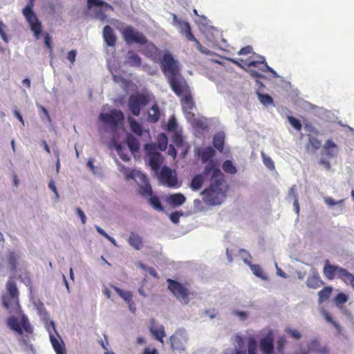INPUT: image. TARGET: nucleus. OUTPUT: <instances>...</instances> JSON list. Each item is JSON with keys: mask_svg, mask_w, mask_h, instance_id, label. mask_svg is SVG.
Returning a JSON list of instances; mask_svg holds the SVG:
<instances>
[{"mask_svg": "<svg viewBox=\"0 0 354 354\" xmlns=\"http://www.w3.org/2000/svg\"><path fill=\"white\" fill-rule=\"evenodd\" d=\"M207 180L209 181V186L201 193L204 202L212 206L221 205L225 198L226 190L223 175L215 161H209L201 174L192 178L190 188L193 191H198Z\"/></svg>", "mask_w": 354, "mask_h": 354, "instance_id": "obj_1", "label": "nucleus"}, {"mask_svg": "<svg viewBox=\"0 0 354 354\" xmlns=\"http://www.w3.org/2000/svg\"><path fill=\"white\" fill-rule=\"evenodd\" d=\"M161 71L167 78L173 92L180 96L186 92L188 84L180 73L179 62L174 59L169 51H166L160 59Z\"/></svg>", "mask_w": 354, "mask_h": 354, "instance_id": "obj_2", "label": "nucleus"}, {"mask_svg": "<svg viewBox=\"0 0 354 354\" xmlns=\"http://www.w3.org/2000/svg\"><path fill=\"white\" fill-rule=\"evenodd\" d=\"M323 274L328 280H333L337 277L345 284L351 286L354 289V274L338 265L330 264L328 259L324 261Z\"/></svg>", "mask_w": 354, "mask_h": 354, "instance_id": "obj_3", "label": "nucleus"}, {"mask_svg": "<svg viewBox=\"0 0 354 354\" xmlns=\"http://www.w3.org/2000/svg\"><path fill=\"white\" fill-rule=\"evenodd\" d=\"M35 0H28L27 5L22 10V14L28 23L30 30L34 36L39 39L42 32V26L36 14L33 11L34 1Z\"/></svg>", "mask_w": 354, "mask_h": 354, "instance_id": "obj_4", "label": "nucleus"}, {"mask_svg": "<svg viewBox=\"0 0 354 354\" xmlns=\"http://www.w3.org/2000/svg\"><path fill=\"white\" fill-rule=\"evenodd\" d=\"M122 39L128 45L138 44L143 46L147 42V37L143 32L139 31L131 25H125L120 29Z\"/></svg>", "mask_w": 354, "mask_h": 354, "instance_id": "obj_5", "label": "nucleus"}, {"mask_svg": "<svg viewBox=\"0 0 354 354\" xmlns=\"http://www.w3.org/2000/svg\"><path fill=\"white\" fill-rule=\"evenodd\" d=\"M124 116L121 111L113 109L109 113H102L99 115L100 120L104 123L113 133L118 131L120 123L124 120Z\"/></svg>", "mask_w": 354, "mask_h": 354, "instance_id": "obj_6", "label": "nucleus"}, {"mask_svg": "<svg viewBox=\"0 0 354 354\" xmlns=\"http://www.w3.org/2000/svg\"><path fill=\"white\" fill-rule=\"evenodd\" d=\"M6 290L8 295L3 297V306L6 310L11 311L15 309L19 304L18 288L16 283L12 279L7 281Z\"/></svg>", "mask_w": 354, "mask_h": 354, "instance_id": "obj_7", "label": "nucleus"}, {"mask_svg": "<svg viewBox=\"0 0 354 354\" xmlns=\"http://www.w3.org/2000/svg\"><path fill=\"white\" fill-rule=\"evenodd\" d=\"M167 282L168 289L181 304H187L189 302V291L183 284L171 279H167Z\"/></svg>", "mask_w": 354, "mask_h": 354, "instance_id": "obj_8", "label": "nucleus"}, {"mask_svg": "<svg viewBox=\"0 0 354 354\" xmlns=\"http://www.w3.org/2000/svg\"><path fill=\"white\" fill-rule=\"evenodd\" d=\"M7 269L12 274L15 275L25 268V262L22 254L17 251H8L6 254Z\"/></svg>", "mask_w": 354, "mask_h": 354, "instance_id": "obj_9", "label": "nucleus"}, {"mask_svg": "<svg viewBox=\"0 0 354 354\" xmlns=\"http://www.w3.org/2000/svg\"><path fill=\"white\" fill-rule=\"evenodd\" d=\"M149 101L148 95L145 93L131 95L128 101L129 109L133 115L138 116L141 109L147 106Z\"/></svg>", "mask_w": 354, "mask_h": 354, "instance_id": "obj_10", "label": "nucleus"}, {"mask_svg": "<svg viewBox=\"0 0 354 354\" xmlns=\"http://www.w3.org/2000/svg\"><path fill=\"white\" fill-rule=\"evenodd\" d=\"M46 327L49 333L50 343H51L53 348L54 351H55L56 354H66V352L65 345H64L63 340L60 338V341H59L53 335L52 332L50 331V328H52L53 330L55 331V333L57 334V335L59 336V334L56 330L55 322L52 321V320H50L49 322H46Z\"/></svg>", "mask_w": 354, "mask_h": 354, "instance_id": "obj_11", "label": "nucleus"}, {"mask_svg": "<svg viewBox=\"0 0 354 354\" xmlns=\"http://www.w3.org/2000/svg\"><path fill=\"white\" fill-rule=\"evenodd\" d=\"M188 341V335L184 328L178 329L171 337L170 342L173 350L184 351Z\"/></svg>", "mask_w": 354, "mask_h": 354, "instance_id": "obj_12", "label": "nucleus"}, {"mask_svg": "<svg viewBox=\"0 0 354 354\" xmlns=\"http://www.w3.org/2000/svg\"><path fill=\"white\" fill-rule=\"evenodd\" d=\"M172 25L178 28L179 32L184 35L188 40H195L192 32L191 26L188 21L178 19L176 14H172Z\"/></svg>", "mask_w": 354, "mask_h": 354, "instance_id": "obj_13", "label": "nucleus"}, {"mask_svg": "<svg viewBox=\"0 0 354 354\" xmlns=\"http://www.w3.org/2000/svg\"><path fill=\"white\" fill-rule=\"evenodd\" d=\"M160 177L162 181L166 186L171 188L179 187L176 174L169 167L167 166L162 167L160 172Z\"/></svg>", "mask_w": 354, "mask_h": 354, "instance_id": "obj_14", "label": "nucleus"}, {"mask_svg": "<svg viewBox=\"0 0 354 354\" xmlns=\"http://www.w3.org/2000/svg\"><path fill=\"white\" fill-rule=\"evenodd\" d=\"M101 8H109L111 10H113L112 6L103 0H87L85 14L86 16L91 17L96 11H98Z\"/></svg>", "mask_w": 354, "mask_h": 354, "instance_id": "obj_15", "label": "nucleus"}, {"mask_svg": "<svg viewBox=\"0 0 354 354\" xmlns=\"http://www.w3.org/2000/svg\"><path fill=\"white\" fill-rule=\"evenodd\" d=\"M259 348L263 354H273L274 353V335L271 331L261 339Z\"/></svg>", "mask_w": 354, "mask_h": 354, "instance_id": "obj_16", "label": "nucleus"}, {"mask_svg": "<svg viewBox=\"0 0 354 354\" xmlns=\"http://www.w3.org/2000/svg\"><path fill=\"white\" fill-rule=\"evenodd\" d=\"M339 151V149L338 146L330 139H328L322 149V156H326L329 158H337Z\"/></svg>", "mask_w": 354, "mask_h": 354, "instance_id": "obj_17", "label": "nucleus"}, {"mask_svg": "<svg viewBox=\"0 0 354 354\" xmlns=\"http://www.w3.org/2000/svg\"><path fill=\"white\" fill-rule=\"evenodd\" d=\"M102 37L106 45L109 47H114L116 44L117 37L113 28L109 25H106L103 28Z\"/></svg>", "mask_w": 354, "mask_h": 354, "instance_id": "obj_18", "label": "nucleus"}, {"mask_svg": "<svg viewBox=\"0 0 354 354\" xmlns=\"http://www.w3.org/2000/svg\"><path fill=\"white\" fill-rule=\"evenodd\" d=\"M124 64L130 67L138 68L142 64V58L133 50H129L124 57Z\"/></svg>", "mask_w": 354, "mask_h": 354, "instance_id": "obj_19", "label": "nucleus"}, {"mask_svg": "<svg viewBox=\"0 0 354 354\" xmlns=\"http://www.w3.org/2000/svg\"><path fill=\"white\" fill-rule=\"evenodd\" d=\"M324 203L330 207H334L333 209V214L335 216L339 215L342 213L344 205V199L335 201L331 197H325Z\"/></svg>", "mask_w": 354, "mask_h": 354, "instance_id": "obj_20", "label": "nucleus"}, {"mask_svg": "<svg viewBox=\"0 0 354 354\" xmlns=\"http://www.w3.org/2000/svg\"><path fill=\"white\" fill-rule=\"evenodd\" d=\"M306 286L310 288L316 289L323 284L317 270L312 268L310 271V274L306 280Z\"/></svg>", "mask_w": 354, "mask_h": 354, "instance_id": "obj_21", "label": "nucleus"}, {"mask_svg": "<svg viewBox=\"0 0 354 354\" xmlns=\"http://www.w3.org/2000/svg\"><path fill=\"white\" fill-rule=\"evenodd\" d=\"M142 46H144L142 53L151 59L156 61L159 51L158 48L147 38V42Z\"/></svg>", "mask_w": 354, "mask_h": 354, "instance_id": "obj_22", "label": "nucleus"}, {"mask_svg": "<svg viewBox=\"0 0 354 354\" xmlns=\"http://www.w3.org/2000/svg\"><path fill=\"white\" fill-rule=\"evenodd\" d=\"M7 324L12 330L16 332L17 334L20 335L23 334L24 329L27 332H30V327L28 326L24 325L23 328L18 319L15 317H11L8 318L7 320Z\"/></svg>", "mask_w": 354, "mask_h": 354, "instance_id": "obj_23", "label": "nucleus"}, {"mask_svg": "<svg viewBox=\"0 0 354 354\" xmlns=\"http://www.w3.org/2000/svg\"><path fill=\"white\" fill-rule=\"evenodd\" d=\"M125 143L132 153H137L140 149L138 140L129 133H127Z\"/></svg>", "mask_w": 354, "mask_h": 354, "instance_id": "obj_24", "label": "nucleus"}, {"mask_svg": "<svg viewBox=\"0 0 354 354\" xmlns=\"http://www.w3.org/2000/svg\"><path fill=\"white\" fill-rule=\"evenodd\" d=\"M186 201V197L181 193L171 194L167 197V202L173 207L182 205Z\"/></svg>", "mask_w": 354, "mask_h": 354, "instance_id": "obj_25", "label": "nucleus"}, {"mask_svg": "<svg viewBox=\"0 0 354 354\" xmlns=\"http://www.w3.org/2000/svg\"><path fill=\"white\" fill-rule=\"evenodd\" d=\"M129 244L136 250H140L143 247L142 237L134 232H131L129 239Z\"/></svg>", "mask_w": 354, "mask_h": 354, "instance_id": "obj_26", "label": "nucleus"}, {"mask_svg": "<svg viewBox=\"0 0 354 354\" xmlns=\"http://www.w3.org/2000/svg\"><path fill=\"white\" fill-rule=\"evenodd\" d=\"M173 140L178 147H184L182 151V156L185 157L189 151V147L184 146V138L181 133L175 131L173 133Z\"/></svg>", "mask_w": 354, "mask_h": 354, "instance_id": "obj_27", "label": "nucleus"}, {"mask_svg": "<svg viewBox=\"0 0 354 354\" xmlns=\"http://www.w3.org/2000/svg\"><path fill=\"white\" fill-rule=\"evenodd\" d=\"M163 162V158L160 153H153L149 156V163L153 170H157Z\"/></svg>", "mask_w": 354, "mask_h": 354, "instance_id": "obj_28", "label": "nucleus"}, {"mask_svg": "<svg viewBox=\"0 0 354 354\" xmlns=\"http://www.w3.org/2000/svg\"><path fill=\"white\" fill-rule=\"evenodd\" d=\"M257 346L258 344L257 340L252 337H249L248 343V354H257ZM234 354H247V353L245 350H236Z\"/></svg>", "mask_w": 354, "mask_h": 354, "instance_id": "obj_29", "label": "nucleus"}, {"mask_svg": "<svg viewBox=\"0 0 354 354\" xmlns=\"http://www.w3.org/2000/svg\"><path fill=\"white\" fill-rule=\"evenodd\" d=\"M111 145L115 149L118 156L122 160L127 162L130 160L129 156L124 153L122 145L118 142L115 138H113L111 139Z\"/></svg>", "mask_w": 354, "mask_h": 354, "instance_id": "obj_30", "label": "nucleus"}, {"mask_svg": "<svg viewBox=\"0 0 354 354\" xmlns=\"http://www.w3.org/2000/svg\"><path fill=\"white\" fill-rule=\"evenodd\" d=\"M149 330L156 340L163 343V337L165 336V328L163 326L161 325L159 327H156L152 325L149 327Z\"/></svg>", "mask_w": 354, "mask_h": 354, "instance_id": "obj_31", "label": "nucleus"}, {"mask_svg": "<svg viewBox=\"0 0 354 354\" xmlns=\"http://www.w3.org/2000/svg\"><path fill=\"white\" fill-rule=\"evenodd\" d=\"M244 263L248 265L252 273L257 277L261 278L263 280H266L267 277L263 275V270L260 266L257 264H252L249 260L244 259Z\"/></svg>", "mask_w": 354, "mask_h": 354, "instance_id": "obj_32", "label": "nucleus"}, {"mask_svg": "<svg viewBox=\"0 0 354 354\" xmlns=\"http://www.w3.org/2000/svg\"><path fill=\"white\" fill-rule=\"evenodd\" d=\"M160 112L157 104H154L148 111V120L151 122H156L159 120Z\"/></svg>", "mask_w": 354, "mask_h": 354, "instance_id": "obj_33", "label": "nucleus"}, {"mask_svg": "<svg viewBox=\"0 0 354 354\" xmlns=\"http://www.w3.org/2000/svg\"><path fill=\"white\" fill-rule=\"evenodd\" d=\"M225 134L223 132L217 133L213 138L214 147L222 152L224 147Z\"/></svg>", "mask_w": 354, "mask_h": 354, "instance_id": "obj_34", "label": "nucleus"}, {"mask_svg": "<svg viewBox=\"0 0 354 354\" xmlns=\"http://www.w3.org/2000/svg\"><path fill=\"white\" fill-rule=\"evenodd\" d=\"M128 122L129 124L130 129L133 133H134L138 136H141L142 135V127L134 118L129 117L128 118Z\"/></svg>", "mask_w": 354, "mask_h": 354, "instance_id": "obj_35", "label": "nucleus"}, {"mask_svg": "<svg viewBox=\"0 0 354 354\" xmlns=\"http://www.w3.org/2000/svg\"><path fill=\"white\" fill-rule=\"evenodd\" d=\"M308 143L307 145L306 149L308 151H310L312 153H314L317 149H319L321 147V141H319L317 138L308 134Z\"/></svg>", "mask_w": 354, "mask_h": 354, "instance_id": "obj_36", "label": "nucleus"}, {"mask_svg": "<svg viewBox=\"0 0 354 354\" xmlns=\"http://www.w3.org/2000/svg\"><path fill=\"white\" fill-rule=\"evenodd\" d=\"M214 154L215 151L212 147H206L201 155L202 162L207 165L209 161H214L212 158Z\"/></svg>", "mask_w": 354, "mask_h": 354, "instance_id": "obj_37", "label": "nucleus"}, {"mask_svg": "<svg viewBox=\"0 0 354 354\" xmlns=\"http://www.w3.org/2000/svg\"><path fill=\"white\" fill-rule=\"evenodd\" d=\"M147 202L156 211L162 212L164 210L160 200L157 196L152 194L147 198Z\"/></svg>", "mask_w": 354, "mask_h": 354, "instance_id": "obj_38", "label": "nucleus"}, {"mask_svg": "<svg viewBox=\"0 0 354 354\" xmlns=\"http://www.w3.org/2000/svg\"><path fill=\"white\" fill-rule=\"evenodd\" d=\"M138 192L147 198L151 196L153 194V189L149 182L139 185Z\"/></svg>", "mask_w": 354, "mask_h": 354, "instance_id": "obj_39", "label": "nucleus"}, {"mask_svg": "<svg viewBox=\"0 0 354 354\" xmlns=\"http://www.w3.org/2000/svg\"><path fill=\"white\" fill-rule=\"evenodd\" d=\"M118 166L120 167V172L124 175L126 180L133 179L135 180L138 173L137 170L130 169L122 165H119Z\"/></svg>", "mask_w": 354, "mask_h": 354, "instance_id": "obj_40", "label": "nucleus"}, {"mask_svg": "<svg viewBox=\"0 0 354 354\" xmlns=\"http://www.w3.org/2000/svg\"><path fill=\"white\" fill-rule=\"evenodd\" d=\"M189 88L187 89L186 92H185L184 93L185 94L181 101H182V104H183V109H192L193 107L194 106V102L192 100V97L189 94H187V91H188Z\"/></svg>", "mask_w": 354, "mask_h": 354, "instance_id": "obj_41", "label": "nucleus"}, {"mask_svg": "<svg viewBox=\"0 0 354 354\" xmlns=\"http://www.w3.org/2000/svg\"><path fill=\"white\" fill-rule=\"evenodd\" d=\"M225 172L230 174H234L237 172V169L232 160H227L223 162L222 165Z\"/></svg>", "mask_w": 354, "mask_h": 354, "instance_id": "obj_42", "label": "nucleus"}, {"mask_svg": "<svg viewBox=\"0 0 354 354\" xmlns=\"http://www.w3.org/2000/svg\"><path fill=\"white\" fill-rule=\"evenodd\" d=\"M168 144V138L165 133H161L158 137L157 146L160 151H165Z\"/></svg>", "mask_w": 354, "mask_h": 354, "instance_id": "obj_43", "label": "nucleus"}, {"mask_svg": "<svg viewBox=\"0 0 354 354\" xmlns=\"http://www.w3.org/2000/svg\"><path fill=\"white\" fill-rule=\"evenodd\" d=\"M111 288H113L118 295L121 297L128 304L130 303L132 299V295L129 292L124 291L115 286H112Z\"/></svg>", "mask_w": 354, "mask_h": 354, "instance_id": "obj_44", "label": "nucleus"}, {"mask_svg": "<svg viewBox=\"0 0 354 354\" xmlns=\"http://www.w3.org/2000/svg\"><path fill=\"white\" fill-rule=\"evenodd\" d=\"M332 290L333 288L331 286H327L318 292L319 303L328 299L332 292Z\"/></svg>", "mask_w": 354, "mask_h": 354, "instance_id": "obj_45", "label": "nucleus"}, {"mask_svg": "<svg viewBox=\"0 0 354 354\" xmlns=\"http://www.w3.org/2000/svg\"><path fill=\"white\" fill-rule=\"evenodd\" d=\"M258 99L265 106H269L273 104V100L269 94H263L260 92L257 93Z\"/></svg>", "mask_w": 354, "mask_h": 354, "instance_id": "obj_46", "label": "nucleus"}, {"mask_svg": "<svg viewBox=\"0 0 354 354\" xmlns=\"http://www.w3.org/2000/svg\"><path fill=\"white\" fill-rule=\"evenodd\" d=\"M109 10V8H101L98 11H96L93 15L91 17L95 19L96 20L100 21L102 23H104L107 19V15H106V11Z\"/></svg>", "mask_w": 354, "mask_h": 354, "instance_id": "obj_47", "label": "nucleus"}, {"mask_svg": "<svg viewBox=\"0 0 354 354\" xmlns=\"http://www.w3.org/2000/svg\"><path fill=\"white\" fill-rule=\"evenodd\" d=\"M348 299V297L346 294L344 292H339L334 298V302L335 303L336 306H339V304L346 303Z\"/></svg>", "mask_w": 354, "mask_h": 354, "instance_id": "obj_48", "label": "nucleus"}, {"mask_svg": "<svg viewBox=\"0 0 354 354\" xmlns=\"http://www.w3.org/2000/svg\"><path fill=\"white\" fill-rule=\"evenodd\" d=\"M288 120L291 126L296 130L300 131L301 129L302 125L299 120L293 116H288Z\"/></svg>", "mask_w": 354, "mask_h": 354, "instance_id": "obj_49", "label": "nucleus"}, {"mask_svg": "<svg viewBox=\"0 0 354 354\" xmlns=\"http://www.w3.org/2000/svg\"><path fill=\"white\" fill-rule=\"evenodd\" d=\"M261 156L263 158V163L266 166V167L271 170L274 169V164L271 158L267 156L266 153L263 152H261Z\"/></svg>", "mask_w": 354, "mask_h": 354, "instance_id": "obj_50", "label": "nucleus"}, {"mask_svg": "<svg viewBox=\"0 0 354 354\" xmlns=\"http://www.w3.org/2000/svg\"><path fill=\"white\" fill-rule=\"evenodd\" d=\"M316 344H317V341L313 340L312 342V345L309 347V349L315 351L316 353H318V354H328V351L326 347L318 348L316 347V346H315Z\"/></svg>", "mask_w": 354, "mask_h": 354, "instance_id": "obj_51", "label": "nucleus"}, {"mask_svg": "<svg viewBox=\"0 0 354 354\" xmlns=\"http://www.w3.org/2000/svg\"><path fill=\"white\" fill-rule=\"evenodd\" d=\"M177 127L178 124L176 118L174 116H171L168 122L167 130L174 132L175 131H177Z\"/></svg>", "mask_w": 354, "mask_h": 354, "instance_id": "obj_52", "label": "nucleus"}, {"mask_svg": "<svg viewBox=\"0 0 354 354\" xmlns=\"http://www.w3.org/2000/svg\"><path fill=\"white\" fill-rule=\"evenodd\" d=\"M304 108L306 110H313V113H317L322 112L323 109L322 108L317 107L315 105H313V104L305 102L304 103Z\"/></svg>", "mask_w": 354, "mask_h": 354, "instance_id": "obj_53", "label": "nucleus"}, {"mask_svg": "<svg viewBox=\"0 0 354 354\" xmlns=\"http://www.w3.org/2000/svg\"><path fill=\"white\" fill-rule=\"evenodd\" d=\"M286 331L294 339H300L301 338V335L299 333V330L291 328H286Z\"/></svg>", "mask_w": 354, "mask_h": 354, "instance_id": "obj_54", "label": "nucleus"}, {"mask_svg": "<svg viewBox=\"0 0 354 354\" xmlns=\"http://www.w3.org/2000/svg\"><path fill=\"white\" fill-rule=\"evenodd\" d=\"M6 26L3 23V21H0V36L1 37L2 39L6 42L8 43L9 41V38L7 36L6 33Z\"/></svg>", "mask_w": 354, "mask_h": 354, "instance_id": "obj_55", "label": "nucleus"}, {"mask_svg": "<svg viewBox=\"0 0 354 354\" xmlns=\"http://www.w3.org/2000/svg\"><path fill=\"white\" fill-rule=\"evenodd\" d=\"M232 313L233 315L238 317L241 321H245L248 317V313L246 311L234 310H233Z\"/></svg>", "mask_w": 354, "mask_h": 354, "instance_id": "obj_56", "label": "nucleus"}, {"mask_svg": "<svg viewBox=\"0 0 354 354\" xmlns=\"http://www.w3.org/2000/svg\"><path fill=\"white\" fill-rule=\"evenodd\" d=\"M135 181L137 183H140V184H144L147 182H149L147 176L144 174L143 173L140 172V171H138L136 178H135Z\"/></svg>", "mask_w": 354, "mask_h": 354, "instance_id": "obj_57", "label": "nucleus"}, {"mask_svg": "<svg viewBox=\"0 0 354 354\" xmlns=\"http://www.w3.org/2000/svg\"><path fill=\"white\" fill-rule=\"evenodd\" d=\"M182 215H183L182 212L176 211V212H172L169 215V219L171 220V221L172 223L176 224L179 222V218H180V216H182Z\"/></svg>", "mask_w": 354, "mask_h": 354, "instance_id": "obj_58", "label": "nucleus"}, {"mask_svg": "<svg viewBox=\"0 0 354 354\" xmlns=\"http://www.w3.org/2000/svg\"><path fill=\"white\" fill-rule=\"evenodd\" d=\"M321 313L327 322L331 324L332 325H333L335 323V321L333 320L331 315L326 310H322Z\"/></svg>", "mask_w": 354, "mask_h": 354, "instance_id": "obj_59", "label": "nucleus"}, {"mask_svg": "<svg viewBox=\"0 0 354 354\" xmlns=\"http://www.w3.org/2000/svg\"><path fill=\"white\" fill-rule=\"evenodd\" d=\"M75 212L78 216L80 217L81 222L83 225H84L86 222V216L82 209L80 207H76Z\"/></svg>", "mask_w": 354, "mask_h": 354, "instance_id": "obj_60", "label": "nucleus"}, {"mask_svg": "<svg viewBox=\"0 0 354 354\" xmlns=\"http://www.w3.org/2000/svg\"><path fill=\"white\" fill-rule=\"evenodd\" d=\"M77 50H71L68 53L67 59L71 62V64H73L75 61V58L77 56Z\"/></svg>", "mask_w": 354, "mask_h": 354, "instance_id": "obj_61", "label": "nucleus"}, {"mask_svg": "<svg viewBox=\"0 0 354 354\" xmlns=\"http://www.w3.org/2000/svg\"><path fill=\"white\" fill-rule=\"evenodd\" d=\"M259 58L262 59V61L253 60L250 61L247 64L248 67H257L258 64H263L265 62V57L263 56H259Z\"/></svg>", "mask_w": 354, "mask_h": 354, "instance_id": "obj_62", "label": "nucleus"}, {"mask_svg": "<svg viewBox=\"0 0 354 354\" xmlns=\"http://www.w3.org/2000/svg\"><path fill=\"white\" fill-rule=\"evenodd\" d=\"M286 344V340L284 338L281 337L277 342V348L279 352H282L283 350L284 346Z\"/></svg>", "mask_w": 354, "mask_h": 354, "instance_id": "obj_63", "label": "nucleus"}, {"mask_svg": "<svg viewBox=\"0 0 354 354\" xmlns=\"http://www.w3.org/2000/svg\"><path fill=\"white\" fill-rule=\"evenodd\" d=\"M288 198L290 199V198H293L294 201L295 200V198H297V194L296 192V189H295V185H293L292 186L289 191H288Z\"/></svg>", "mask_w": 354, "mask_h": 354, "instance_id": "obj_64", "label": "nucleus"}]
</instances>
